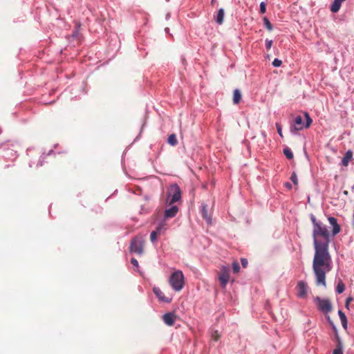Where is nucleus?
Returning <instances> with one entry per match:
<instances>
[{
    "mask_svg": "<svg viewBox=\"0 0 354 354\" xmlns=\"http://www.w3.org/2000/svg\"><path fill=\"white\" fill-rule=\"evenodd\" d=\"M313 224L312 236L315 254L313 261V270L316 283L326 287V274L332 270V258L329 253V243L331 238L341 232V227L336 218L328 216V221L332 227L330 232L327 226L318 221L313 214L310 215Z\"/></svg>",
    "mask_w": 354,
    "mask_h": 354,
    "instance_id": "nucleus-1",
    "label": "nucleus"
},
{
    "mask_svg": "<svg viewBox=\"0 0 354 354\" xmlns=\"http://www.w3.org/2000/svg\"><path fill=\"white\" fill-rule=\"evenodd\" d=\"M169 283L171 288L176 292H180L185 286V276L181 270H175L169 278Z\"/></svg>",
    "mask_w": 354,
    "mask_h": 354,
    "instance_id": "nucleus-2",
    "label": "nucleus"
},
{
    "mask_svg": "<svg viewBox=\"0 0 354 354\" xmlns=\"http://www.w3.org/2000/svg\"><path fill=\"white\" fill-rule=\"evenodd\" d=\"M304 116L306 118V122L304 123L303 118L301 115H297L295 119V124L290 127V131L292 133H295L298 131H300L304 128H308L313 122L312 119L310 118L309 114L307 112L304 113Z\"/></svg>",
    "mask_w": 354,
    "mask_h": 354,
    "instance_id": "nucleus-3",
    "label": "nucleus"
},
{
    "mask_svg": "<svg viewBox=\"0 0 354 354\" xmlns=\"http://www.w3.org/2000/svg\"><path fill=\"white\" fill-rule=\"evenodd\" d=\"M167 198L169 204L171 205L181 199V190L176 184L171 185L168 190Z\"/></svg>",
    "mask_w": 354,
    "mask_h": 354,
    "instance_id": "nucleus-4",
    "label": "nucleus"
},
{
    "mask_svg": "<svg viewBox=\"0 0 354 354\" xmlns=\"http://www.w3.org/2000/svg\"><path fill=\"white\" fill-rule=\"evenodd\" d=\"M318 308L324 313H328L332 310V304L328 299H322L319 297L315 298Z\"/></svg>",
    "mask_w": 354,
    "mask_h": 354,
    "instance_id": "nucleus-5",
    "label": "nucleus"
},
{
    "mask_svg": "<svg viewBox=\"0 0 354 354\" xmlns=\"http://www.w3.org/2000/svg\"><path fill=\"white\" fill-rule=\"evenodd\" d=\"M130 250L131 252L138 254H142L143 252V241L142 238L136 237L133 239L130 245Z\"/></svg>",
    "mask_w": 354,
    "mask_h": 354,
    "instance_id": "nucleus-6",
    "label": "nucleus"
},
{
    "mask_svg": "<svg viewBox=\"0 0 354 354\" xmlns=\"http://www.w3.org/2000/svg\"><path fill=\"white\" fill-rule=\"evenodd\" d=\"M229 279V268L225 266H223L221 267V274L219 275V280L221 281V286L223 288H225L226 287V285L227 284Z\"/></svg>",
    "mask_w": 354,
    "mask_h": 354,
    "instance_id": "nucleus-7",
    "label": "nucleus"
},
{
    "mask_svg": "<svg viewBox=\"0 0 354 354\" xmlns=\"http://www.w3.org/2000/svg\"><path fill=\"white\" fill-rule=\"evenodd\" d=\"M307 284L304 281H299L296 286L297 295L299 298H305L307 295Z\"/></svg>",
    "mask_w": 354,
    "mask_h": 354,
    "instance_id": "nucleus-8",
    "label": "nucleus"
},
{
    "mask_svg": "<svg viewBox=\"0 0 354 354\" xmlns=\"http://www.w3.org/2000/svg\"><path fill=\"white\" fill-rule=\"evenodd\" d=\"M153 292L160 301L169 303L171 301V298L165 297L162 290L158 287L153 288Z\"/></svg>",
    "mask_w": 354,
    "mask_h": 354,
    "instance_id": "nucleus-9",
    "label": "nucleus"
},
{
    "mask_svg": "<svg viewBox=\"0 0 354 354\" xmlns=\"http://www.w3.org/2000/svg\"><path fill=\"white\" fill-rule=\"evenodd\" d=\"M178 212V208L176 205H173L171 207L166 209L165 212V219L174 217Z\"/></svg>",
    "mask_w": 354,
    "mask_h": 354,
    "instance_id": "nucleus-10",
    "label": "nucleus"
},
{
    "mask_svg": "<svg viewBox=\"0 0 354 354\" xmlns=\"http://www.w3.org/2000/svg\"><path fill=\"white\" fill-rule=\"evenodd\" d=\"M164 322L168 326H172L175 322V315L172 313H168L162 317Z\"/></svg>",
    "mask_w": 354,
    "mask_h": 354,
    "instance_id": "nucleus-11",
    "label": "nucleus"
},
{
    "mask_svg": "<svg viewBox=\"0 0 354 354\" xmlns=\"http://www.w3.org/2000/svg\"><path fill=\"white\" fill-rule=\"evenodd\" d=\"M201 213L202 214V216L204 219L207 221V223H211V217L208 214L207 211V205L206 204H202L201 209Z\"/></svg>",
    "mask_w": 354,
    "mask_h": 354,
    "instance_id": "nucleus-12",
    "label": "nucleus"
},
{
    "mask_svg": "<svg viewBox=\"0 0 354 354\" xmlns=\"http://www.w3.org/2000/svg\"><path fill=\"white\" fill-rule=\"evenodd\" d=\"M352 158H353V152L351 150L347 151L342 159V165L344 167L348 166V162L352 159Z\"/></svg>",
    "mask_w": 354,
    "mask_h": 354,
    "instance_id": "nucleus-13",
    "label": "nucleus"
},
{
    "mask_svg": "<svg viewBox=\"0 0 354 354\" xmlns=\"http://www.w3.org/2000/svg\"><path fill=\"white\" fill-rule=\"evenodd\" d=\"M225 11L224 9L220 8L215 18L216 23L219 25L222 24L224 21Z\"/></svg>",
    "mask_w": 354,
    "mask_h": 354,
    "instance_id": "nucleus-14",
    "label": "nucleus"
},
{
    "mask_svg": "<svg viewBox=\"0 0 354 354\" xmlns=\"http://www.w3.org/2000/svg\"><path fill=\"white\" fill-rule=\"evenodd\" d=\"M338 315L339 317L342 327L344 329H347L348 321L346 315L341 310H339Z\"/></svg>",
    "mask_w": 354,
    "mask_h": 354,
    "instance_id": "nucleus-15",
    "label": "nucleus"
},
{
    "mask_svg": "<svg viewBox=\"0 0 354 354\" xmlns=\"http://www.w3.org/2000/svg\"><path fill=\"white\" fill-rule=\"evenodd\" d=\"M345 290V285L341 279H339L335 288L337 294L340 295Z\"/></svg>",
    "mask_w": 354,
    "mask_h": 354,
    "instance_id": "nucleus-16",
    "label": "nucleus"
},
{
    "mask_svg": "<svg viewBox=\"0 0 354 354\" xmlns=\"http://www.w3.org/2000/svg\"><path fill=\"white\" fill-rule=\"evenodd\" d=\"M241 100V93L239 89H235L234 91L233 95V102L235 104H237L240 102Z\"/></svg>",
    "mask_w": 354,
    "mask_h": 354,
    "instance_id": "nucleus-17",
    "label": "nucleus"
},
{
    "mask_svg": "<svg viewBox=\"0 0 354 354\" xmlns=\"http://www.w3.org/2000/svg\"><path fill=\"white\" fill-rule=\"evenodd\" d=\"M283 153L288 159L291 160L293 158V153L289 147L283 149Z\"/></svg>",
    "mask_w": 354,
    "mask_h": 354,
    "instance_id": "nucleus-18",
    "label": "nucleus"
},
{
    "mask_svg": "<svg viewBox=\"0 0 354 354\" xmlns=\"http://www.w3.org/2000/svg\"><path fill=\"white\" fill-rule=\"evenodd\" d=\"M168 143L172 146L177 145V139L175 134H171L168 138Z\"/></svg>",
    "mask_w": 354,
    "mask_h": 354,
    "instance_id": "nucleus-19",
    "label": "nucleus"
},
{
    "mask_svg": "<svg viewBox=\"0 0 354 354\" xmlns=\"http://www.w3.org/2000/svg\"><path fill=\"white\" fill-rule=\"evenodd\" d=\"M333 354H343V346L340 341L337 347L334 349Z\"/></svg>",
    "mask_w": 354,
    "mask_h": 354,
    "instance_id": "nucleus-20",
    "label": "nucleus"
},
{
    "mask_svg": "<svg viewBox=\"0 0 354 354\" xmlns=\"http://www.w3.org/2000/svg\"><path fill=\"white\" fill-rule=\"evenodd\" d=\"M165 229V223L164 222H161L160 223L158 224L156 230L153 231L156 232L158 234H161L162 231Z\"/></svg>",
    "mask_w": 354,
    "mask_h": 354,
    "instance_id": "nucleus-21",
    "label": "nucleus"
},
{
    "mask_svg": "<svg viewBox=\"0 0 354 354\" xmlns=\"http://www.w3.org/2000/svg\"><path fill=\"white\" fill-rule=\"evenodd\" d=\"M211 337L213 341L216 342L220 338V333L218 330H212L211 332Z\"/></svg>",
    "mask_w": 354,
    "mask_h": 354,
    "instance_id": "nucleus-22",
    "label": "nucleus"
},
{
    "mask_svg": "<svg viewBox=\"0 0 354 354\" xmlns=\"http://www.w3.org/2000/svg\"><path fill=\"white\" fill-rule=\"evenodd\" d=\"M263 24H264V26L269 31H271L272 30V25L271 24V23L270 22V21L268 20V19L267 17L263 18Z\"/></svg>",
    "mask_w": 354,
    "mask_h": 354,
    "instance_id": "nucleus-23",
    "label": "nucleus"
},
{
    "mask_svg": "<svg viewBox=\"0 0 354 354\" xmlns=\"http://www.w3.org/2000/svg\"><path fill=\"white\" fill-rule=\"evenodd\" d=\"M232 269H233L234 272H235V273H237V272H239L240 266H239V263L237 261H234L232 263Z\"/></svg>",
    "mask_w": 354,
    "mask_h": 354,
    "instance_id": "nucleus-24",
    "label": "nucleus"
},
{
    "mask_svg": "<svg viewBox=\"0 0 354 354\" xmlns=\"http://www.w3.org/2000/svg\"><path fill=\"white\" fill-rule=\"evenodd\" d=\"M272 66H273L274 67H279V66H281V65L282 64V62H281V60H280V59H277V58H275V59L273 60V62H272Z\"/></svg>",
    "mask_w": 354,
    "mask_h": 354,
    "instance_id": "nucleus-25",
    "label": "nucleus"
},
{
    "mask_svg": "<svg viewBox=\"0 0 354 354\" xmlns=\"http://www.w3.org/2000/svg\"><path fill=\"white\" fill-rule=\"evenodd\" d=\"M290 180L295 184H298V179L296 173L293 172L290 176Z\"/></svg>",
    "mask_w": 354,
    "mask_h": 354,
    "instance_id": "nucleus-26",
    "label": "nucleus"
},
{
    "mask_svg": "<svg viewBox=\"0 0 354 354\" xmlns=\"http://www.w3.org/2000/svg\"><path fill=\"white\" fill-rule=\"evenodd\" d=\"M157 235L158 234L155 232L154 231L151 232L150 234V240L151 241L154 243L157 240Z\"/></svg>",
    "mask_w": 354,
    "mask_h": 354,
    "instance_id": "nucleus-27",
    "label": "nucleus"
},
{
    "mask_svg": "<svg viewBox=\"0 0 354 354\" xmlns=\"http://www.w3.org/2000/svg\"><path fill=\"white\" fill-rule=\"evenodd\" d=\"M266 11V3L264 2H261L260 3V12L265 13Z\"/></svg>",
    "mask_w": 354,
    "mask_h": 354,
    "instance_id": "nucleus-28",
    "label": "nucleus"
},
{
    "mask_svg": "<svg viewBox=\"0 0 354 354\" xmlns=\"http://www.w3.org/2000/svg\"><path fill=\"white\" fill-rule=\"evenodd\" d=\"M272 41L266 39V48L268 50H270L271 48V47H272Z\"/></svg>",
    "mask_w": 354,
    "mask_h": 354,
    "instance_id": "nucleus-29",
    "label": "nucleus"
},
{
    "mask_svg": "<svg viewBox=\"0 0 354 354\" xmlns=\"http://www.w3.org/2000/svg\"><path fill=\"white\" fill-rule=\"evenodd\" d=\"M276 127H277V133H279V135L282 137V129H281V127L278 124V123H276Z\"/></svg>",
    "mask_w": 354,
    "mask_h": 354,
    "instance_id": "nucleus-30",
    "label": "nucleus"
},
{
    "mask_svg": "<svg viewBox=\"0 0 354 354\" xmlns=\"http://www.w3.org/2000/svg\"><path fill=\"white\" fill-rule=\"evenodd\" d=\"M352 301H353V297H348L346 298V301H345V306H346V308H348L349 304Z\"/></svg>",
    "mask_w": 354,
    "mask_h": 354,
    "instance_id": "nucleus-31",
    "label": "nucleus"
},
{
    "mask_svg": "<svg viewBox=\"0 0 354 354\" xmlns=\"http://www.w3.org/2000/svg\"><path fill=\"white\" fill-rule=\"evenodd\" d=\"M131 263L136 267H138V261L135 259L132 258L131 259Z\"/></svg>",
    "mask_w": 354,
    "mask_h": 354,
    "instance_id": "nucleus-32",
    "label": "nucleus"
},
{
    "mask_svg": "<svg viewBox=\"0 0 354 354\" xmlns=\"http://www.w3.org/2000/svg\"><path fill=\"white\" fill-rule=\"evenodd\" d=\"M241 261L243 267L245 268L248 265V260L246 259L243 258L241 259Z\"/></svg>",
    "mask_w": 354,
    "mask_h": 354,
    "instance_id": "nucleus-33",
    "label": "nucleus"
},
{
    "mask_svg": "<svg viewBox=\"0 0 354 354\" xmlns=\"http://www.w3.org/2000/svg\"><path fill=\"white\" fill-rule=\"evenodd\" d=\"M285 186L288 188V189H291L292 188V185L290 183H285Z\"/></svg>",
    "mask_w": 354,
    "mask_h": 354,
    "instance_id": "nucleus-34",
    "label": "nucleus"
},
{
    "mask_svg": "<svg viewBox=\"0 0 354 354\" xmlns=\"http://www.w3.org/2000/svg\"><path fill=\"white\" fill-rule=\"evenodd\" d=\"M328 322H330V324H331V326H333V328L334 329H335V326L334 325V324L333 323V322L330 320V317H328Z\"/></svg>",
    "mask_w": 354,
    "mask_h": 354,
    "instance_id": "nucleus-35",
    "label": "nucleus"
},
{
    "mask_svg": "<svg viewBox=\"0 0 354 354\" xmlns=\"http://www.w3.org/2000/svg\"><path fill=\"white\" fill-rule=\"evenodd\" d=\"M42 165V162H39L37 165V166H41Z\"/></svg>",
    "mask_w": 354,
    "mask_h": 354,
    "instance_id": "nucleus-36",
    "label": "nucleus"
},
{
    "mask_svg": "<svg viewBox=\"0 0 354 354\" xmlns=\"http://www.w3.org/2000/svg\"><path fill=\"white\" fill-rule=\"evenodd\" d=\"M52 152H53V151H52V150H50V151H49V153H48V155H50Z\"/></svg>",
    "mask_w": 354,
    "mask_h": 354,
    "instance_id": "nucleus-37",
    "label": "nucleus"
},
{
    "mask_svg": "<svg viewBox=\"0 0 354 354\" xmlns=\"http://www.w3.org/2000/svg\"><path fill=\"white\" fill-rule=\"evenodd\" d=\"M352 189H354V185L352 187Z\"/></svg>",
    "mask_w": 354,
    "mask_h": 354,
    "instance_id": "nucleus-38",
    "label": "nucleus"
}]
</instances>
